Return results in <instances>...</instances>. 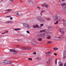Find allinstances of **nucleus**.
<instances>
[{"label":"nucleus","mask_w":66,"mask_h":66,"mask_svg":"<svg viewBox=\"0 0 66 66\" xmlns=\"http://www.w3.org/2000/svg\"><path fill=\"white\" fill-rule=\"evenodd\" d=\"M51 42L50 41H48L47 42V44H51Z\"/></svg>","instance_id":"40"},{"label":"nucleus","mask_w":66,"mask_h":66,"mask_svg":"<svg viewBox=\"0 0 66 66\" xmlns=\"http://www.w3.org/2000/svg\"><path fill=\"white\" fill-rule=\"evenodd\" d=\"M53 49L54 51H56V50L58 49V48L57 47H54L53 48Z\"/></svg>","instance_id":"21"},{"label":"nucleus","mask_w":66,"mask_h":66,"mask_svg":"<svg viewBox=\"0 0 66 66\" xmlns=\"http://www.w3.org/2000/svg\"><path fill=\"white\" fill-rule=\"evenodd\" d=\"M34 28H39V26L38 25H34L33 26Z\"/></svg>","instance_id":"15"},{"label":"nucleus","mask_w":66,"mask_h":66,"mask_svg":"<svg viewBox=\"0 0 66 66\" xmlns=\"http://www.w3.org/2000/svg\"><path fill=\"white\" fill-rule=\"evenodd\" d=\"M50 54H51V51L45 53V54L47 56H49Z\"/></svg>","instance_id":"12"},{"label":"nucleus","mask_w":66,"mask_h":66,"mask_svg":"<svg viewBox=\"0 0 66 66\" xmlns=\"http://www.w3.org/2000/svg\"><path fill=\"white\" fill-rule=\"evenodd\" d=\"M16 14L17 16H19V13H18V12H17V13H16Z\"/></svg>","instance_id":"34"},{"label":"nucleus","mask_w":66,"mask_h":66,"mask_svg":"<svg viewBox=\"0 0 66 66\" xmlns=\"http://www.w3.org/2000/svg\"><path fill=\"white\" fill-rule=\"evenodd\" d=\"M38 40L39 42H41V41H42V39L41 38H39L38 39Z\"/></svg>","instance_id":"29"},{"label":"nucleus","mask_w":66,"mask_h":66,"mask_svg":"<svg viewBox=\"0 0 66 66\" xmlns=\"http://www.w3.org/2000/svg\"><path fill=\"white\" fill-rule=\"evenodd\" d=\"M44 6L45 7H46V8H47L48 7V5L46 4H44Z\"/></svg>","instance_id":"27"},{"label":"nucleus","mask_w":66,"mask_h":66,"mask_svg":"<svg viewBox=\"0 0 66 66\" xmlns=\"http://www.w3.org/2000/svg\"><path fill=\"white\" fill-rule=\"evenodd\" d=\"M39 6H37V8H39Z\"/></svg>","instance_id":"61"},{"label":"nucleus","mask_w":66,"mask_h":66,"mask_svg":"<svg viewBox=\"0 0 66 66\" xmlns=\"http://www.w3.org/2000/svg\"><path fill=\"white\" fill-rule=\"evenodd\" d=\"M2 63L4 64H7V60H4Z\"/></svg>","instance_id":"13"},{"label":"nucleus","mask_w":66,"mask_h":66,"mask_svg":"<svg viewBox=\"0 0 66 66\" xmlns=\"http://www.w3.org/2000/svg\"><path fill=\"white\" fill-rule=\"evenodd\" d=\"M61 61H60L59 62V64H61Z\"/></svg>","instance_id":"57"},{"label":"nucleus","mask_w":66,"mask_h":66,"mask_svg":"<svg viewBox=\"0 0 66 66\" xmlns=\"http://www.w3.org/2000/svg\"><path fill=\"white\" fill-rule=\"evenodd\" d=\"M65 0H62V1H64Z\"/></svg>","instance_id":"60"},{"label":"nucleus","mask_w":66,"mask_h":66,"mask_svg":"<svg viewBox=\"0 0 66 66\" xmlns=\"http://www.w3.org/2000/svg\"><path fill=\"white\" fill-rule=\"evenodd\" d=\"M22 49L23 50H26V47H23Z\"/></svg>","instance_id":"35"},{"label":"nucleus","mask_w":66,"mask_h":66,"mask_svg":"<svg viewBox=\"0 0 66 66\" xmlns=\"http://www.w3.org/2000/svg\"><path fill=\"white\" fill-rule=\"evenodd\" d=\"M16 40L19 42H21V41H22V39H17Z\"/></svg>","instance_id":"33"},{"label":"nucleus","mask_w":66,"mask_h":66,"mask_svg":"<svg viewBox=\"0 0 66 66\" xmlns=\"http://www.w3.org/2000/svg\"><path fill=\"white\" fill-rule=\"evenodd\" d=\"M45 36H50V32H44Z\"/></svg>","instance_id":"8"},{"label":"nucleus","mask_w":66,"mask_h":66,"mask_svg":"<svg viewBox=\"0 0 66 66\" xmlns=\"http://www.w3.org/2000/svg\"><path fill=\"white\" fill-rule=\"evenodd\" d=\"M59 22V21L57 20V21H56V22L54 23V24H58V22Z\"/></svg>","instance_id":"28"},{"label":"nucleus","mask_w":66,"mask_h":66,"mask_svg":"<svg viewBox=\"0 0 66 66\" xmlns=\"http://www.w3.org/2000/svg\"><path fill=\"white\" fill-rule=\"evenodd\" d=\"M10 1H11L12 2L13 1V0H10Z\"/></svg>","instance_id":"55"},{"label":"nucleus","mask_w":66,"mask_h":66,"mask_svg":"<svg viewBox=\"0 0 66 66\" xmlns=\"http://www.w3.org/2000/svg\"><path fill=\"white\" fill-rule=\"evenodd\" d=\"M40 10V7H39V10Z\"/></svg>","instance_id":"58"},{"label":"nucleus","mask_w":66,"mask_h":66,"mask_svg":"<svg viewBox=\"0 0 66 66\" xmlns=\"http://www.w3.org/2000/svg\"><path fill=\"white\" fill-rule=\"evenodd\" d=\"M20 30V28H15L14 29L15 31H19Z\"/></svg>","instance_id":"26"},{"label":"nucleus","mask_w":66,"mask_h":66,"mask_svg":"<svg viewBox=\"0 0 66 66\" xmlns=\"http://www.w3.org/2000/svg\"><path fill=\"white\" fill-rule=\"evenodd\" d=\"M14 22L13 21L10 20L9 21H7L6 22H5L4 23H14Z\"/></svg>","instance_id":"11"},{"label":"nucleus","mask_w":66,"mask_h":66,"mask_svg":"<svg viewBox=\"0 0 66 66\" xmlns=\"http://www.w3.org/2000/svg\"><path fill=\"white\" fill-rule=\"evenodd\" d=\"M46 38L48 39H51V37L48 36V37H47Z\"/></svg>","instance_id":"32"},{"label":"nucleus","mask_w":66,"mask_h":66,"mask_svg":"<svg viewBox=\"0 0 66 66\" xmlns=\"http://www.w3.org/2000/svg\"><path fill=\"white\" fill-rule=\"evenodd\" d=\"M41 6H42L43 7L45 6V4H43L42 5H41Z\"/></svg>","instance_id":"42"},{"label":"nucleus","mask_w":66,"mask_h":66,"mask_svg":"<svg viewBox=\"0 0 66 66\" xmlns=\"http://www.w3.org/2000/svg\"><path fill=\"white\" fill-rule=\"evenodd\" d=\"M31 43L32 45H36V42L34 41L32 42H31Z\"/></svg>","instance_id":"17"},{"label":"nucleus","mask_w":66,"mask_h":66,"mask_svg":"<svg viewBox=\"0 0 66 66\" xmlns=\"http://www.w3.org/2000/svg\"><path fill=\"white\" fill-rule=\"evenodd\" d=\"M55 64H57V60L56 59L55 61Z\"/></svg>","instance_id":"38"},{"label":"nucleus","mask_w":66,"mask_h":66,"mask_svg":"<svg viewBox=\"0 0 66 66\" xmlns=\"http://www.w3.org/2000/svg\"><path fill=\"white\" fill-rule=\"evenodd\" d=\"M6 17H11V16H6Z\"/></svg>","instance_id":"45"},{"label":"nucleus","mask_w":66,"mask_h":66,"mask_svg":"<svg viewBox=\"0 0 66 66\" xmlns=\"http://www.w3.org/2000/svg\"><path fill=\"white\" fill-rule=\"evenodd\" d=\"M60 31V32L62 34H64V30L63 29H61L59 28V29L58 30Z\"/></svg>","instance_id":"7"},{"label":"nucleus","mask_w":66,"mask_h":66,"mask_svg":"<svg viewBox=\"0 0 66 66\" xmlns=\"http://www.w3.org/2000/svg\"><path fill=\"white\" fill-rule=\"evenodd\" d=\"M10 11H11V10L8 9V10H6L5 11V13H7V12H10Z\"/></svg>","instance_id":"20"},{"label":"nucleus","mask_w":66,"mask_h":66,"mask_svg":"<svg viewBox=\"0 0 66 66\" xmlns=\"http://www.w3.org/2000/svg\"><path fill=\"white\" fill-rule=\"evenodd\" d=\"M51 27V28H52V27Z\"/></svg>","instance_id":"64"},{"label":"nucleus","mask_w":66,"mask_h":66,"mask_svg":"<svg viewBox=\"0 0 66 66\" xmlns=\"http://www.w3.org/2000/svg\"><path fill=\"white\" fill-rule=\"evenodd\" d=\"M54 55H55L56 56L57 55V54H56V53H54Z\"/></svg>","instance_id":"50"},{"label":"nucleus","mask_w":66,"mask_h":66,"mask_svg":"<svg viewBox=\"0 0 66 66\" xmlns=\"http://www.w3.org/2000/svg\"><path fill=\"white\" fill-rule=\"evenodd\" d=\"M9 32V31L8 30L5 31L4 32L2 33V34H5V33H8Z\"/></svg>","instance_id":"18"},{"label":"nucleus","mask_w":66,"mask_h":66,"mask_svg":"<svg viewBox=\"0 0 66 66\" xmlns=\"http://www.w3.org/2000/svg\"><path fill=\"white\" fill-rule=\"evenodd\" d=\"M11 63V61H7V64H10Z\"/></svg>","instance_id":"30"},{"label":"nucleus","mask_w":66,"mask_h":66,"mask_svg":"<svg viewBox=\"0 0 66 66\" xmlns=\"http://www.w3.org/2000/svg\"><path fill=\"white\" fill-rule=\"evenodd\" d=\"M27 1L30 5L31 6H34V3L31 0H27Z\"/></svg>","instance_id":"5"},{"label":"nucleus","mask_w":66,"mask_h":66,"mask_svg":"<svg viewBox=\"0 0 66 66\" xmlns=\"http://www.w3.org/2000/svg\"><path fill=\"white\" fill-rule=\"evenodd\" d=\"M43 26H44V24H40V26L41 27H43Z\"/></svg>","instance_id":"41"},{"label":"nucleus","mask_w":66,"mask_h":66,"mask_svg":"<svg viewBox=\"0 0 66 66\" xmlns=\"http://www.w3.org/2000/svg\"><path fill=\"white\" fill-rule=\"evenodd\" d=\"M66 55V53H65V52H64V53H63V59H65V58H66V57L65 56V55Z\"/></svg>","instance_id":"19"},{"label":"nucleus","mask_w":66,"mask_h":66,"mask_svg":"<svg viewBox=\"0 0 66 66\" xmlns=\"http://www.w3.org/2000/svg\"><path fill=\"white\" fill-rule=\"evenodd\" d=\"M59 37L60 38V39H61V38H63V36H62V35H61V36Z\"/></svg>","instance_id":"31"},{"label":"nucleus","mask_w":66,"mask_h":66,"mask_svg":"<svg viewBox=\"0 0 66 66\" xmlns=\"http://www.w3.org/2000/svg\"><path fill=\"white\" fill-rule=\"evenodd\" d=\"M33 54H35V55L36 54V53L35 52H34V53H33Z\"/></svg>","instance_id":"43"},{"label":"nucleus","mask_w":66,"mask_h":66,"mask_svg":"<svg viewBox=\"0 0 66 66\" xmlns=\"http://www.w3.org/2000/svg\"><path fill=\"white\" fill-rule=\"evenodd\" d=\"M36 19L39 22H45V19L42 17L41 16H38L36 17Z\"/></svg>","instance_id":"1"},{"label":"nucleus","mask_w":66,"mask_h":66,"mask_svg":"<svg viewBox=\"0 0 66 66\" xmlns=\"http://www.w3.org/2000/svg\"><path fill=\"white\" fill-rule=\"evenodd\" d=\"M62 21H63V25L64 26H65L66 25V21L65 20H64L63 19L62 20Z\"/></svg>","instance_id":"14"},{"label":"nucleus","mask_w":66,"mask_h":66,"mask_svg":"<svg viewBox=\"0 0 66 66\" xmlns=\"http://www.w3.org/2000/svg\"><path fill=\"white\" fill-rule=\"evenodd\" d=\"M60 66H63V64H60Z\"/></svg>","instance_id":"47"},{"label":"nucleus","mask_w":66,"mask_h":66,"mask_svg":"<svg viewBox=\"0 0 66 66\" xmlns=\"http://www.w3.org/2000/svg\"><path fill=\"white\" fill-rule=\"evenodd\" d=\"M23 25L24 27H25V28H27L28 29H30V28H31V27H30V26L27 24L26 23L23 24Z\"/></svg>","instance_id":"6"},{"label":"nucleus","mask_w":66,"mask_h":66,"mask_svg":"<svg viewBox=\"0 0 66 66\" xmlns=\"http://www.w3.org/2000/svg\"><path fill=\"white\" fill-rule=\"evenodd\" d=\"M2 63H0V64H1Z\"/></svg>","instance_id":"62"},{"label":"nucleus","mask_w":66,"mask_h":66,"mask_svg":"<svg viewBox=\"0 0 66 66\" xmlns=\"http://www.w3.org/2000/svg\"><path fill=\"white\" fill-rule=\"evenodd\" d=\"M37 36L38 37L42 38H45V32L42 33H38V34Z\"/></svg>","instance_id":"2"},{"label":"nucleus","mask_w":66,"mask_h":66,"mask_svg":"<svg viewBox=\"0 0 66 66\" xmlns=\"http://www.w3.org/2000/svg\"><path fill=\"white\" fill-rule=\"evenodd\" d=\"M51 27H48L47 29H48V30H49L50 29V28Z\"/></svg>","instance_id":"52"},{"label":"nucleus","mask_w":66,"mask_h":66,"mask_svg":"<svg viewBox=\"0 0 66 66\" xmlns=\"http://www.w3.org/2000/svg\"><path fill=\"white\" fill-rule=\"evenodd\" d=\"M40 32H46V30L44 29L43 30H40Z\"/></svg>","instance_id":"24"},{"label":"nucleus","mask_w":66,"mask_h":66,"mask_svg":"<svg viewBox=\"0 0 66 66\" xmlns=\"http://www.w3.org/2000/svg\"><path fill=\"white\" fill-rule=\"evenodd\" d=\"M16 47H19V45H17L16 46Z\"/></svg>","instance_id":"56"},{"label":"nucleus","mask_w":66,"mask_h":66,"mask_svg":"<svg viewBox=\"0 0 66 66\" xmlns=\"http://www.w3.org/2000/svg\"><path fill=\"white\" fill-rule=\"evenodd\" d=\"M37 60H41V58H39V57H37Z\"/></svg>","instance_id":"36"},{"label":"nucleus","mask_w":66,"mask_h":66,"mask_svg":"<svg viewBox=\"0 0 66 66\" xmlns=\"http://www.w3.org/2000/svg\"><path fill=\"white\" fill-rule=\"evenodd\" d=\"M28 60H30V61H32V59L31 58H29Z\"/></svg>","instance_id":"37"},{"label":"nucleus","mask_w":66,"mask_h":66,"mask_svg":"<svg viewBox=\"0 0 66 66\" xmlns=\"http://www.w3.org/2000/svg\"><path fill=\"white\" fill-rule=\"evenodd\" d=\"M3 0H0V2H1V1H2Z\"/></svg>","instance_id":"59"},{"label":"nucleus","mask_w":66,"mask_h":66,"mask_svg":"<svg viewBox=\"0 0 66 66\" xmlns=\"http://www.w3.org/2000/svg\"><path fill=\"white\" fill-rule=\"evenodd\" d=\"M52 34L50 33V36H52Z\"/></svg>","instance_id":"51"},{"label":"nucleus","mask_w":66,"mask_h":66,"mask_svg":"<svg viewBox=\"0 0 66 66\" xmlns=\"http://www.w3.org/2000/svg\"><path fill=\"white\" fill-rule=\"evenodd\" d=\"M63 12H65L66 11V7H64L62 10Z\"/></svg>","instance_id":"25"},{"label":"nucleus","mask_w":66,"mask_h":66,"mask_svg":"<svg viewBox=\"0 0 66 66\" xmlns=\"http://www.w3.org/2000/svg\"><path fill=\"white\" fill-rule=\"evenodd\" d=\"M46 64H49L50 63V58H48L46 59Z\"/></svg>","instance_id":"9"},{"label":"nucleus","mask_w":66,"mask_h":66,"mask_svg":"<svg viewBox=\"0 0 66 66\" xmlns=\"http://www.w3.org/2000/svg\"><path fill=\"white\" fill-rule=\"evenodd\" d=\"M54 40H60V38L59 37H54Z\"/></svg>","instance_id":"10"},{"label":"nucleus","mask_w":66,"mask_h":66,"mask_svg":"<svg viewBox=\"0 0 66 66\" xmlns=\"http://www.w3.org/2000/svg\"><path fill=\"white\" fill-rule=\"evenodd\" d=\"M27 32L28 34H29V33H30V32H29V31H27Z\"/></svg>","instance_id":"44"},{"label":"nucleus","mask_w":66,"mask_h":66,"mask_svg":"<svg viewBox=\"0 0 66 66\" xmlns=\"http://www.w3.org/2000/svg\"><path fill=\"white\" fill-rule=\"evenodd\" d=\"M45 12V10H43L41 12L40 14L41 16H42V15H43V14L42 13H43V12Z\"/></svg>","instance_id":"22"},{"label":"nucleus","mask_w":66,"mask_h":66,"mask_svg":"<svg viewBox=\"0 0 66 66\" xmlns=\"http://www.w3.org/2000/svg\"><path fill=\"white\" fill-rule=\"evenodd\" d=\"M10 52H12L13 54H16L18 52V51L16 50L15 48L10 49Z\"/></svg>","instance_id":"3"},{"label":"nucleus","mask_w":66,"mask_h":66,"mask_svg":"<svg viewBox=\"0 0 66 66\" xmlns=\"http://www.w3.org/2000/svg\"><path fill=\"white\" fill-rule=\"evenodd\" d=\"M62 18L61 17L59 16H58L56 15L54 16L53 17V19L55 20H59L60 19H61Z\"/></svg>","instance_id":"4"},{"label":"nucleus","mask_w":66,"mask_h":66,"mask_svg":"<svg viewBox=\"0 0 66 66\" xmlns=\"http://www.w3.org/2000/svg\"><path fill=\"white\" fill-rule=\"evenodd\" d=\"M63 38H66V36H63Z\"/></svg>","instance_id":"46"},{"label":"nucleus","mask_w":66,"mask_h":66,"mask_svg":"<svg viewBox=\"0 0 66 66\" xmlns=\"http://www.w3.org/2000/svg\"><path fill=\"white\" fill-rule=\"evenodd\" d=\"M59 2H60V3H61V1H59Z\"/></svg>","instance_id":"63"},{"label":"nucleus","mask_w":66,"mask_h":66,"mask_svg":"<svg viewBox=\"0 0 66 66\" xmlns=\"http://www.w3.org/2000/svg\"><path fill=\"white\" fill-rule=\"evenodd\" d=\"M0 23H3V22L1 21H0Z\"/></svg>","instance_id":"48"},{"label":"nucleus","mask_w":66,"mask_h":66,"mask_svg":"<svg viewBox=\"0 0 66 66\" xmlns=\"http://www.w3.org/2000/svg\"><path fill=\"white\" fill-rule=\"evenodd\" d=\"M20 2H21V3H22V1H21V0H20Z\"/></svg>","instance_id":"49"},{"label":"nucleus","mask_w":66,"mask_h":66,"mask_svg":"<svg viewBox=\"0 0 66 66\" xmlns=\"http://www.w3.org/2000/svg\"><path fill=\"white\" fill-rule=\"evenodd\" d=\"M47 20H48V21H50V20H51V19H50V18H47Z\"/></svg>","instance_id":"39"},{"label":"nucleus","mask_w":66,"mask_h":66,"mask_svg":"<svg viewBox=\"0 0 66 66\" xmlns=\"http://www.w3.org/2000/svg\"><path fill=\"white\" fill-rule=\"evenodd\" d=\"M31 48L30 47H26V50H31Z\"/></svg>","instance_id":"16"},{"label":"nucleus","mask_w":66,"mask_h":66,"mask_svg":"<svg viewBox=\"0 0 66 66\" xmlns=\"http://www.w3.org/2000/svg\"><path fill=\"white\" fill-rule=\"evenodd\" d=\"M61 5L62 6H64V5H66V3H62L61 4Z\"/></svg>","instance_id":"23"},{"label":"nucleus","mask_w":66,"mask_h":66,"mask_svg":"<svg viewBox=\"0 0 66 66\" xmlns=\"http://www.w3.org/2000/svg\"><path fill=\"white\" fill-rule=\"evenodd\" d=\"M64 66H66V63H65L64 64Z\"/></svg>","instance_id":"53"},{"label":"nucleus","mask_w":66,"mask_h":66,"mask_svg":"<svg viewBox=\"0 0 66 66\" xmlns=\"http://www.w3.org/2000/svg\"><path fill=\"white\" fill-rule=\"evenodd\" d=\"M13 18L12 17H11L10 18V19H11V20H12V19H13Z\"/></svg>","instance_id":"54"}]
</instances>
